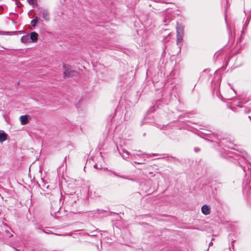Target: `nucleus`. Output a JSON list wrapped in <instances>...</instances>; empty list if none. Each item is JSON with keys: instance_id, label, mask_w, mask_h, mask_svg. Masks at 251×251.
<instances>
[{"instance_id": "f257e3e1", "label": "nucleus", "mask_w": 251, "mask_h": 251, "mask_svg": "<svg viewBox=\"0 0 251 251\" xmlns=\"http://www.w3.org/2000/svg\"><path fill=\"white\" fill-rule=\"evenodd\" d=\"M38 15L42 17L46 21H49L50 20V14L47 9L41 8L39 10Z\"/></svg>"}, {"instance_id": "f03ea898", "label": "nucleus", "mask_w": 251, "mask_h": 251, "mask_svg": "<svg viewBox=\"0 0 251 251\" xmlns=\"http://www.w3.org/2000/svg\"><path fill=\"white\" fill-rule=\"evenodd\" d=\"M239 155L244 160H245V161L247 162L248 163L250 162L251 160L250 157L245 151H241L239 154Z\"/></svg>"}, {"instance_id": "7ed1b4c3", "label": "nucleus", "mask_w": 251, "mask_h": 251, "mask_svg": "<svg viewBox=\"0 0 251 251\" xmlns=\"http://www.w3.org/2000/svg\"><path fill=\"white\" fill-rule=\"evenodd\" d=\"M201 212L204 215H208L210 213V208L207 205H204L201 207Z\"/></svg>"}, {"instance_id": "20e7f679", "label": "nucleus", "mask_w": 251, "mask_h": 251, "mask_svg": "<svg viewBox=\"0 0 251 251\" xmlns=\"http://www.w3.org/2000/svg\"><path fill=\"white\" fill-rule=\"evenodd\" d=\"M7 134L3 130H0V143H2L7 139Z\"/></svg>"}, {"instance_id": "39448f33", "label": "nucleus", "mask_w": 251, "mask_h": 251, "mask_svg": "<svg viewBox=\"0 0 251 251\" xmlns=\"http://www.w3.org/2000/svg\"><path fill=\"white\" fill-rule=\"evenodd\" d=\"M75 73V71H71L70 70H66L64 72V77L67 78L71 77L74 75Z\"/></svg>"}, {"instance_id": "423d86ee", "label": "nucleus", "mask_w": 251, "mask_h": 251, "mask_svg": "<svg viewBox=\"0 0 251 251\" xmlns=\"http://www.w3.org/2000/svg\"><path fill=\"white\" fill-rule=\"evenodd\" d=\"M184 27L181 25L177 24L176 26V34L180 35H184Z\"/></svg>"}, {"instance_id": "0eeeda50", "label": "nucleus", "mask_w": 251, "mask_h": 251, "mask_svg": "<svg viewBox=\"0 0 251 251\" xmlns=\"http://www.w3.org/2000/svg\"><path fill=\"white\" fill-rule=\"evenodd\" d=\"M20 120L21 125H25L28 123V116L27 115L21 116L20 118Z\"/></svg>"}, {"instance_id": "6e6552de", "label": "nucleus", "mask_w": 251, "mask_h": 251, "mask_svg": "<svg viewBox=\"0 0 251 251\" xmlns=\"http://www.w3.org/2000/svg\"><path fill=\"white\" fill-rule=\"evenodd\" d=\"M38 35L35 32H32L30 33V38L32 40V42L35 41L37 40Z\"/></svg>"}, {"instance_id": "1a4fd4ad", "label": "nucleus", "mask_w": 251, "mask_h": 251, "mask_svg": "<svg viewBox=\"0 0 251 251\" xmlns=\"http://www.w3.org/2000/svg\"><path fill=\"white\" fill-rule=\"evenodd\" d=\"M183 35L176 34V43L178 45L182 40Z\"/></svg>"}, {"instance_id": "9d476101", "label": "nucleus", "mask_w": 251, "mask_h": 251, "mask_svg": "<svg viewBox=\"0 0 251 251\" xmlns=\"http://www.w3.org/2000/svg\"><path fill=\"white\" fill-rule=\"evenodd\" d=\"M129 152L127 151H123V154H122V156L124 159H126L128 158Z\"/></svg>"}, {"instance_id": "9b49d317", "label": "nucleus", "mask_w": 251, "mask_h": 251, "mask_svg": "<svg viewBox=\"0 0 251 251\" xmlns=\"http://www.w3.org/2000/svg\"><path fill=\"white\" fill-rule=\"evenodd\" d=\"M21 40L22 43H26L29 40V37L27 35L23 36L22 37Z\"/></svg>"}, {"instance_id": "f8f14e48", "label": "nucleus", "mask_w": 251, "mask_h": 251, "mask_svg": "<svg viewBox=\"0 0 251 251\" xmlns=\"http://www.w3.org/2000/svg\"><path fill=\"white\" fill-rule=\"evenodd\" d=\"M38 21L37 17H35L33 20L31 21V25L32 26H35Z\"/></svg>"}, {"instance_id": "ddd939ff", "label": "nucleus", "mask_w": 251, "mask_h": 251, "mask_svg": "<svg viewBox=\"0 0 251 251\" xmlns=\"http://www.w3.org/2000/svg\"><path fill=\"white\" fill-rule=\"evenodd\" d=\"M111 173L114 175L115 176H117V177H120V178H123V179H127L126 177L124 176H119L116 172L115 171H111Z\"/></svg>"}, {"instance_id": "4468645a", "label": "nucleus", "mask_w": 251, "mask_h": 251, "mask_svg": "<svg viewBox=\"0 0 251 251\" xmlns=\"http://www.w3.org/2000/svg\"><path fill=\"white\" fill-rule=\"evenodd\" d=\"M28 2L31 5H34L36 3V0H27Z\"/></svg>"}, {"instance_id": "2eb2a0df", "label": "nucleus", "mask_w": 251, "mask_h": 251, "mask_svg": "<svg viewBox=\"0 0 251 251\" xmlns=\"http://www.w3.org/2000/svg\"><path fill=\"white\" fill-rule=\"evenodd\" d=\"M250 20V18L249 17H248L247 18V20L245 22V25H247L249 24Z\"/></svg>"}, {"instance_id": "dca6fc26", "label": "nucleus", "mask_w": 251, "mask_h": 251, "mask_svg": "<svg viewBox=\"0 0 251 251\" xmlns=\"http://www.w3.org/2000/svg\"><path fill=\"white\" fill-rule=\"evenodd\" d=\"M241 166L242 167L243 170H244V171L246 173V174L247 175L246 167L245 166H243L242 165H241Z\"/></svg>"}, {"instance_id": "f3484780", "label": "nucleus", "mask_w": 251, "mask_h": 251, "mask_svg": "<svg viewBox=\"0 0 251 251\" xmlns=\"http://www.w3.org/2000/svg\"><path fill=\"white\" fill-rule=\"evenodd\" d=\"M94 167L95 168H97V169H101V168H102V167L101 166L100 167H98V166H97V165L96 164L95 165H94Z\"/></svg>"}, {"instance_id": "a211bd4d", "label": "nucleus", "mask_w": 251, "mask_h": 251, "mask_svg": "<svg viewBox=\"0 0 251 251\" xmlns=\"http://www.w3.org/2000/svg\"><path fill=\"white\" fill-rule=\"evenodd\" d=\"M3 11V7L1 6H0V14H1Z\"/></svg>"}, {"instance_id": "6ab92c4d", "label": "nucleus", "mask_w": 251, "mask_h": 251, "mask_svg": "<svg viewBox=\"0 0 251 251\" xmlns=\"http://www.w3.org/2000/svg\"><path fill=\"white\" fill-rule=\"evenodd\" d=\"M195 151L196 152H198L199 151V149L198 148H195Z\"/></svg>"}, {"instance_id": "aec40b11", "label": "nucleus", "mask_w": 251, "mask_h": 251, "mask_svg": "<svg viewBox=\"0 0 251 251\" xmlns=\"http://www.w3.org/2000/svg\"><path fill=\"white\" fill-rule=\"evenodd\" d=\"M138 153H137V155H141V154L140 153L141 151H138Z\"/></svg>"}, {"instance_id": "412c9836", "label": "nucleus", "mask_w": 251, "mask_h": 251, "mask_svg": "<svg viewBox=\"0 0 251 251\" xmlns=\"http://www.w3.org/2000/svg\"><path fill=\"white\" fill-rule=\"evenodd\" d=\"M0 34H1V35L4 34V32L3 31H0Z\"/></svg>"}, {"instance_id": "4be33fe9", "label": "nucleus", "mask_w": 251, "mask_h": 251, "mask_svg": "<svg viewBox=\"0 0 251 251\" xmlns=\"http://www.w3.org/2000/svg\"><path fill=\"white\" fill-rule=\"evenodd\" d=\"M59 236H66L67 234H59Z\"/></svg>"}, {"instance_id": "5701e85b", "label": "nucleus", "mask_w": 251, "mask_h": 251, "mask_svg": "<svg viewBox=\"0 0 251 251\" xmlns=\"http://www.w3.org/2000/svg\"><path fill=\"white\" fill-rule=\"evenodd\" d=\"M225 99H226V100H230V99H231V98H227H227H225Z\"/></svg>"}, {"instance_id": "b1692460", "label": "nucleus", "mask_w": 251, "mask_h": 251, "mask_svg": "<svg viewBox=\"0 0 251 251\" xmlns=\"http://www.w3.org/2000/svg\"><path fill=\"white\" fill-rule=\"evenodd\" d=\"M92 236H96V235L94 234V233H93V234L92 235Z\"/></svg>"}, {"instance_id": "393cba45", "label": "nucleus", "mask_w": 251, "mask_h": 251, "mask_svg": "<svg viewBox=\"0 0 251 251\" xmlns=\"http://www.w3.org/2000/svg\"><path fill=\"white\" fill-rule=\"evenodd\" d=\"M92 236H96V235L94 234V233H93V234L92 235Z\"/></svg>"}, {"instance_id": "a878e982", "label": "nucleus", "mask_w": 251, "mask_h": 251, "mask_svg": "<svg viewBox=\"0 0 251 251\" xmlns=\"http://www.w3.org/2000/svg\"><path fill=\"white\" fill-rule=\"evenodd\" d=\"M211 244H212V243L210 242V244H209V245H211Z\"/></svg>"}, {"instance_id": "bb28decb", "label": "nucleus", "mask_w": 251, "mask_h": 251, "mask_svg": "<svg viewBox=\"0 0 251 251\" xmlns=\"http://www.w3.org/2000/svg\"><path fill=\"white\" fill-rule=\"evenodd\" d=\"M249 118H250L251 120V116H249Z\"/></svg>"}, {"instance_id": "cd10ccee", "label": "nucleus", "mask_w": 251, "mask_h": 251, "mask_svg": "<svg viewBox=\"0 0 251 251\" xmlns=\"http://www.w3.org/2000/svg\"><path fill=\"white\" fill-rule=\"evenodd\" d=\"M244 13H245V14H246V12L245 10H244Z\"/></svg>"}, {"instance_id": "c85d7f7f", "label": "nucleus", "mask_w": 251, "mask_h": 251, "mask_svg": "<svg viewBox=\"0 0 251 251\" xmlns=\"http://www.w3.org/2000/svg\"><path fill=\"white\" fill-rule=\"evenodd\" d=\"M248 170H250V168H249V167H248Z\"/></svg>"}, {"instance_id": "c756f323", "label": "nucleus", "mask_w": 251, "mask_h": 251, "mask_svg": "<svg viewBox=\"0 0 251 251\" xmlns=\"http://www.w3.org/2000/svg\"><path fill=\"white\" fill-rule=\"evenodd\" d=\"M16 251H20V250L16 249Z\"/></svg>"}]
</instances>
